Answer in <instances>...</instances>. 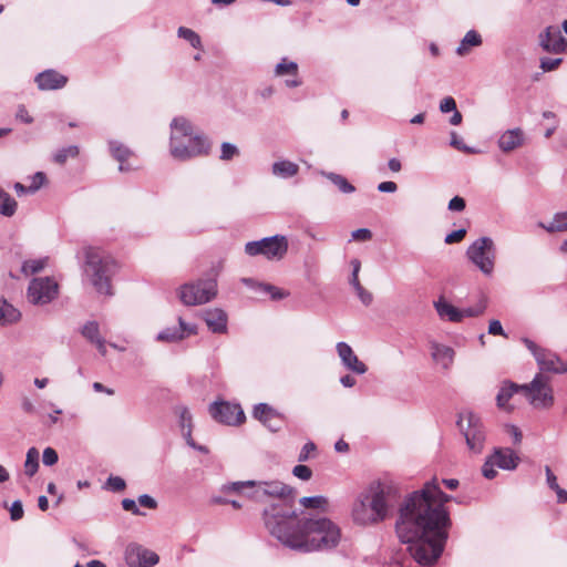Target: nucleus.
<instances>
[{"label": "nucleus", "mask_w": 567, "mask_h": 567, "mask_svg": "<svg viewBox=\"0 0 567 567\" xmlns=\"http://www.w3.org/2000/svg\"><path fill=\"white\" fill-rule=\"evenodd\" d=\"M451 499L433 478L406 496L399 508L398 537L409 545L408 550L419 565H434L444 550L451 524L445 504Z\"/></svg>", "instance_id": "nucleus-1"}, {"label": "nucleus", "mask_w": 567, "mask_h": 567, "mask_svg": "<svg viewBox=\"0 0 567 567\" xmlns=\"http://www.w3.org/2000/svg\"><path fill=\"white\" fill-rule=\"evenodd\" d=\"M266 528L285 546L305 553L334 548L341 539V530L331 519H297L293 509L278 506L266 512Z\"/></svg>", "instance_id": "nucleus-2"}, {"label": "nucleus", "mask_w": 567, "mask_h": 567, "mask_svg": "<svg viewBox=\"0 0 567 567\" xmlns=\"http://www.w3.org/2000/svg\"><path fill=\"white\" fill-rule=\"evenodd\" d=\"M399 486L391 481H377L369 485L353 507V519L361 525H372L385 520L399 503Z\"/></svg>", "instance_id": "nucleus-3"}, {"label": "nucleus", "mask_w": 567, "mask_h": 567, "mask_svg": "<svg viewBox=\"0 0 567 567\" xmlns=\"http://www.w3.org/2000/svg\"><path fill=\"white\" fill-rule=\"evenodd\" d=\"M210 143L203 134L194 132L192 123L185 117H175L171 123V155L178 161L208 154Z\"/></svg>", "instance_id": "nucleus-4"}, {"label": "nucleus", "mask_w": 567, "mask_h": 567, "mask_svg": "<svg viewBox=\"0 0 567 567\" xmlns=\"http://www.w3.org/2000/svg\"><path fill=\"white\" fill-rule=\"evenodd\" d=\"M84 274L99 293L112 296L111 278L115 272L114 260L101 249L87 247L84 249Z\"/></svg>", "instance_id": "nucleus-5"}, {"label": "nucleus", "mask_w": 567, "mask_h": 567, "mask_svg": "<svg viewBox=\"0 0 567 567\" xmlns=\"http://www.w3.org/2000/svg\"><path fill=\"white\" fill-rule=\"evenodd\" d=\"M466 258L484 276L491 277L494 272L496 260V246L491 237H480L466 249Z\"/></svg>", "instance_id": "nucleus-6"}, {"label": "nucleus", "mask_w": 567, "mask_h": 567, "mask_svg": "<svg viewBox=\"0 0 567 567\" xmlns=\"http://www.w3.org/2000/svg\"><path fill=\"white\" fill-rule=\"evenodd\" d=\"M457 426L465 437L468 450L475 454L482 453L486 432L481 419L471 411L458 414Z\"/></svg>", "instance_id": "nucleus-7"}, {"label": "nucleus", "mask_w": 567, "mask_h": 567, "mask_svg": "<svg viewBox=\"0 0 567 567\" xmlns=\"http://www.w3.org/2000/svg\"><path fill=\"white\" fill-rule=\"evenodd\" d=\"M216 295L217 281L210 278L185 284L178 289L179 300L185 306H197L209 302Z\"/></svg>", "instance_id": "nucleus-8"}, {"label": "nucleus", "mask_w": 567, "mask_h": 567, "mask_svg": "<svg viewBox=\"0 0 567 567\" xmlns=\"http://www.w3.org/2000/svg\"><path fill=\"white\" fill-rule=\"evenodd\" d=\"M288 251V239L282 235H275L261 238L260 240L248 241L245 245V252L255 257L262 255L269 260H280Z\"/></svg>", "instance_id": "nucleus-9"}, {"label": "nucleus", "mask_w": 567, "mask_h": 567, "mask_svg": "<svg viewBox=\"0 0 567 567\" xmlns=\"http://www.w3.org/2000/svg\"><path fill=\"white\" fill-rule=\"evenodd\" d=\"M529 402L536 408H548L554 403L553 390L548 379L542 373L535 375L529 384L520 385Z\"/></svg>", "instance_id": "nucleus-10"}, {"label": "nucleus", "mask_w": 567, "mask_h": 567, "mask_svg": "<svg viewBox=\"0 0 567 567\" xmlns=\"http://www.w3.org/2000/svg\"><path fill=\"white\" fill-rule=\"evenodd\" d=\"M59 293V285L51 277L33 278L28 287V299L32 305L43 306L53 301Z\"/></svg>", "instance_id": "nucleus-11"}, {"label": "nucleus", "mask_w": 567, "mask_h": 567, "mask_svg": "<svg viewBox=\"0 0 567 567\" xmlns=\"http://www.w3.org/2000/svg\"><path fill=\"white\" fill-rule=\"evenodd\" d=\"M209 414L218 423L238 425L245 421V413L237 403L217 401L209 405Z\"/></svg>", "instance_id": "nucleus-12"}, {"label": "nucleus", "mask_w": 567, "mask_h": 567, "mask_svg": "<svg viewBox=\"0 0 567 567\" xmlns=\"http://www.w3.org/2000/svg\"><path fill=\"white\" fill-rule=\"evenodd\" d=\"M265 491L267 494L268 501L278 499V503L271 504L268 508L264 511V522L266 523V512L270 511L274 506H278L279 508H290L292 509V503L295 499V491L289 485L284 484L279 481L266 482Z\"/></svg>", "instance_id": "nucleus-13"}, {"label": "nucleus", "mask_w": 567, "mask_h": 567, "mask_svg": "<svg viewBox=\"0 0 567 567\" xmlns=\"http://www.w3.org/2000/svg\"><path fill=\"white\" fill-rule=\"evenodd\" d=\"M125 560L130 567H154L158 560V555L142 545L131 544L125 550Z\"/></svg>", "instance_id": "nucleus-14"}, {"label": "nucleus", "mask_w": 567, "mask_h": 567, "mask_svg": "<svg viewBox=\"0 0 567 567\" xmlns=\"http://www.w3.org/2000/svg\"><path fill=\"white\" fill-rule=\"evenodd\" d=\"M539 45L549 53H567V39L561 35V31L556 25L547 27L539 34Z\"/></svg>", "instance_id": "nucleus-15"}, {"label": "nucleus", "mask_w": 567, "mask_h": 567, "mask_svg": "<svg viewBox=\"0 0 567 567\" xmlns=\"http://www.w3.org/2000/svg\"><path fill=\"white\" fill-rule=\"evenodd\" d=\"M266 482H255V481H245V482H234L229 484H225L221 486V492L224 493H237L243 494L245 489H248L246 495L249 498L255 499L256 502H267V494L265 488Z\"/></svg>", "instance_id": "nucleus-16"}, {"label": "nucleus", "mask_w": 567, "mask_h": 567, "mask_svg": "<svg viewBox=\"0 0 567 567\" xmlns=\"http://www.w3.org/2000/svg\"><path fill=\"white\" fill-rule=\"evenodd\" d=\"M336 349L344 368L357 374H363L367 372V365L358 359L357 354L348 343L342 341L338 342Z\"/></svg>", "instance_id": "nucleus-17"}, {"label": "nucleus", "mask_w": 567, "mask_h": 567, "mask_svg": "<svg viewBox=\"0 0 567 567\" xmlns=\"http://www.w3.org/2000/svg\"><path fill=\"white\" fill-rule=\"evenodd\" d=\"M41 91L60 90L68 83V78L55 70L49 69L40 72L34 79Z\"/></svg>", "instance_id": "nucleus-18"}, {"label": "nucleus", "mask_w": 567, "mask_h": 567, "mask_svg": "<svg viewBox=\"0 0 567 567\" xmlns=\"http://www.w3.org/2000/svg\"><path fill=\"white\" fill-rule=\"evenodd\" d=\"M196 333V326L186 323L181 317L178 318V327H171L162 330L157 334L158 341L176 342L183 340L187 336Z\"/></svg>", "instance_id": "nucleus-19"}, {"label": "nucleus", "mask_w": 567, "mask_h": 567, "mask_svg": "<svg viewBox=\"0 0 567 567\" xmlns=\"http://www.w3.org/2000/svg\"><path fill=\"white\" fill-rule=\"evenodd\" d=\"M202 317L213 333H225L227 331L228 317L220 308H210L203 311Z\"/></svg>", "instance_id": "nucleus-20"}, {"label": "nucleus", "mask_w": 567, "mask_h": 567, "mask_svg": "<svg viewBox=\"0 0 567 567\" xmlns=\"http://www.w3.org/2000/svg\"><path fill=\"white\" fill-rule=\"evenodd\" d=\"M536 362L539 365L540 371L553 373L567 372V362L561 361L556 353L546 349L537 354Z\"/></svg>", "instance_id": "nucleus-21"}, {"label": "nucleus", "mask_w": 567, "mask_h": 567, "mask_svg": "<svg viewBox=\"0 0 567 567\" xmlns=\"http://www.w3.org/2000/svg\"><path fill=\"white\" fill-rule=\"evenodd\" d=\"M491 456L494 460L497 467L505 471L515 470L519 463V456L512 449L508 447H496L494 449Z\"/></svg>", "instance_id": "nucleus-22"}, {"label": "nucleus", "mask_w": 567, "mask_h": 567, "mask_svg": "<svg viewBox=\"0 0 567 567\" xmlns=\"http://www.w3.org/2000/svg\"><path fill=\"white\" fill-rule=\"evenodd\" d=\"M525 141V135L522 128L516 127L505 131L498 138V147L505 152H512L522 146Z\"/></svg>", "instance_id": "nucleus-23"}, {"label": "nucleus", "mask_w": 567, "mask_h": 567, "mask_svg": "<svg viewBox=\"0 0 567 567\" xmlns=\"http://www.w3.org/2000/svg\"><path fill=\"white\" fill-rule=\"evenodd\" d=\"M351 266H352V272H351V277H350V285L353 287V289L355 290V293L358 296V298L360 299V301L364 305V306H370L373 301V296L370 291H368L367 289H364L360 281H359V272H360V269H361V262L359 259H352L351 260Z\"/></svg>", "instance_id": "nucleus-24"}, {"label": "nucleus", "mask_w": 567, "mask_h": 567, "mask_svg": "<svg viewBox=\"0 0 567 567\" xmlns=\"http://www.w3.org/2000/svg\"><path fill=\"white\" fill-rule=\"evenodd\" d=\"M434 308L441 319H447L451 322H461L464 318V312L451 305L443 296L434 301Z\"/></svg>", "instance_id": "nucleus-25"}, {"label": "nucleus", "mask_w": 567, "mask_h": 567, "mask_svg": "<svg viewBox=\"0 0 567 567\" xmlns=\"http://www.w3.org/2000/svg\"><path fill=\"white\" fill-rule=\"evenodd\" d=\"M252 416L260 421L270 431L276 432L279 430L278 424H270V421L278 419V412L267 403H258L254 406Z\"/></svg>", "instance_id": "nucleus-26"}, {"label": "nucleus", "mask_w": 567, "mask_h": 567, "mask_svg": "<svg viewBox=\"0 0 567 567\" xmlns=\"http://www.w3.org/2000/svg\"><path fill=\"white\" fill-rule=\"evenodd\" d=\"M241 282L246 287H248V288H250V289H252V290H255L257 292L270 295V298L272 300H280V299H284V298L289 296V292L284 291V290L277 288L274 285L265 284V282H258V281H256L252 278H241Z\"/></svg>", "instance_id": "nucleus-27"}, {"label": "nucleus", "mask_w": 567, "mask_h": 567, "mask_svg": "<svg viewBox=\"0 0 567 567\" xmlns=\"http://www.w3.org/2000/svg\"><path fill=\"white\" fill-rule=\"evenodd\" d=\"M431 355L443 369H449L453 361L455 352L449 347L437 342L431 343Z\"/></svg>", "instance_id": "nucleus-28"}, {"label": "nucleus", "mask_w": 567, "mask_h": 567, "mask_svg": "<svg viewBox=\"0 0 567 567\" xmlns=\"http://www.w3.org/2000/svg\"><path fill=\"white\" fill-rule=\"evenodd\" d=\"M482 42L483 41L481 34L475 30H470L466 32L458 47L456 48V54L464 56L468 54L471 48L480 47Z\"/></svg>", "instance_id": "nucleus-29"}, {"label": "nucleus", "mask_w": 567, "mask_h": 567, "mask_svg": "<svg viewBox=\"0 0 567 567\" xmlns=\"http://www.w3.org/2000/svg\"><path fill=\"white\" fill-rule=\"evenodd\" d=\"M271 172L277 177L290 178L298 174L299 166L293 162L282 159L272 164Z\"/></svg>", "instance_id": "nucleus-30"}, {"label": "nucleus", "mask_w": 567, "mask_h": 567, "mask_svg": "<svg viewBox=\"0 0 567 567\" xmlns=\"http://www.w3.org/2000/svg\"><path fill=\"white\" fill-rule=\"evenodd\" d=\"M21 317V313L7 299L0 298V323L2 326L17 322Z\"/></svg>", "instance_id": "nucleus-31"}, {"label": "nucleus", "mask_w": 567, "mask_h": 567, "mask_svg": "<svg viewBox=\"0 0 567 567\" xmlns=\"http://www.w3.org/2000/svg\"><path fill=\"white\" fill-rule=\"evenodd\" d=\"M537 225L548 233L567 231V212L556 213L550 223L539 221Z\"/></svg>", "instance_id": "nucleus-32"}, {"label": "nucleus", "mask_w": 567, "mask_h": 567, "mask_svg": "<svg viewBox=\"0 0 567 567\" xmlns=\"http://www.w3.org/2000/svg\"><path fill=\"white\" fill-rule=\"evenodd\" d=\"M517 391H520V385H517L516 383L513 382H504L496 396L497 406L499 409H506L509 399Z\"/></svg>", "instance_id": "nucleus-33"}, {"label": "nucleus", "mask_w": 567, "mask_h": 567, "mask_svg": "<svg viewBox=\"0 0 567 567\" xmlns=\"http://www.w3.org/2000/svg\"><path fill=\"white\" fill-rule=\"evenodd\" d=\"M39 456L40 453L38 449L30 447L27 452L25 462H24V474L29 477H32L39 468Z\"/></svg>", "instance_id": "nucleus-34"}, {"label": "nucleus", "mask_w": 567, "mask_h": 567, "mask_svg": "<svg viewBox=\"0 0 567 567\" xmlns=\"http://www.w3.org/2000/svg\"><path fill=\"white\" fill-rule=\"evenodd\" d=\"M17 207V202L0 187V214L11 217L16 214Z\"/></svg>", "instance_id": "nucleus-35"}, {"label": "nucleus", "mask_w": 567, "mask_h": 567, "mask_svg": "<svg viewBox=\"0 0 567 567\" xmlns=\"http://www.w3.org/2000/svg\"><path fill=\"white\" fill-rule=\"evenodd\" d=\"M109 147L111 155L118 163L127 161L133 155V152L127 146L117 141H110Z\"/></svg>", "instance_id": "nucleus-36"}, {"label": "nucleus", "mask_w": 567, "mask_h": 567, "mask_svg": "<svg viewBox=\"0 0 567 567\" xmlns=\"http://www.w3.org/2000/svg\"><path fill=\"white\" fill-rule=\"evenodd\" d=\"M81 334L91 343L96 342V340L102 339L103 337L100 334V326L97 321H87L83 324L81 329Z\"/></svg>", "instance_id": "nucleus-37"}, {"label": "nucleus", "mask_w": 567, "mask_h": 567, "mask_svg": "<svg viewBox=\"0 0 567 567\" xmlns=\"http://www.w3.org/2000/svg\"><path fill=\"white\" fill-rule=\"evenodd\" d=\"M275 74L278 76H282L286 74H291L297 76L298 74V64L293 61H289L287 58L281 59V61L275 68Z\"/></svg>", "instance_id": "nucleus-38"}, {"label": "nucleus", "mask_w": 567, "mask_h": 567, "mask_svg": "<svg viewBox=\"0 0 567 567\" xmlns=\"http://www.w3.org/2000/svg\"><path fill=\"white\" fill-rule=\"evenodd\" d=\"M177 35L188 41L194 49H203L200 37L192 29L179 27L177 30Z\"/></svg>", "instance_id": "nucleus-39"}, {"label": "nucleus", "mask_w": 567, "mask_h": 567, "mask_svg": "<svg viewBox=\"0 0 567 567\" xmlns=\"http://www.w3.org/2000/svg\"><path fill=\"white\" fill-rule=\"evenodd\" d=\"M324 175L339 188L340 192L344 194H351L355 190L354 186L350 184L343 176L336 173H327Z\"/></svg>", "instance_id": "nucleus-40"}, {"label": "nucleus", "mask_w": 567, "mask_h": 567, "mask_svg": "<svg viewBox=\"0 0 567 567\" xmlns=\"http://www.w3.org/2000/svg\"><path fill=\"white\" fill-rule=\"evenodd\" d=\"M48 264V257L40 259L25 260L22 265V272L24 275H33L41 271Z\"/></svg>", "instance_id": "nucleus-41"}, {"label": "nucleus", "mask_w": 567, "mask_h": 567, "mask_svg": "<svg viewBox=\"0 0 567 567\" xmlns=\"http://www.w3.org/2000/svg\"><path fill=\"white\" fill-rule=\"evenodd\" d=\"M79 147L76 145H70L62 147L53 156L55 163L63 165L69 157H76L79 155Z\"/></svg>", "instance_id": "nucleus-42"}, {"label": "nucleus", "mask_w": 567, "mask_h": 567, "mask_svg": "<svg viewBox=\"0 0 567 567\" xmlns=\"http://www.w3.org/2000/svg\"><path fill=\"white\" fill-rule=\"evenodd\" d=\"M450 145L456 148L457 151H461L466 154H475L477 152L475 148L464 144L463 140L454 131L451 132Z\"/></svg>", "instance_id": "nucleus-43"}, {"label": "nucleus", "mask_w": 567, "mask_h": 567, "mask_svg": "<svg viewBox=\"0 0 567 567\" xmlns=\"http://www.w3.org/2000/svg\"><path fill=\"white\" fill-rule=\"evenodd\" d=\"M487 308V301L485 298L481 299L475 306L462 309L464 317H478L485 312Z\"/></svg>", "instance_id": "nucleus-44"}, {"label": "nucleus", "mask_w": 567, "mask_h": 567, "mask_svg": "<svg viewBox=\"0 0 567 567\" xmlns=\"http://www.w3.org/2000/svg\"><path fill=\"white\" fill-rule=\"evenodd\" d=\"M300 504L307 508H320L327 505V498L323 496H308L300 499Z\"/></svg>", "instance_id": "nucleus-45"}, {"label": "nucleus", "mask_w": 567, "mask_h": 567, "mask_svg": "<svg viewBox=\"0 0 567 567\" xmlns=\"http://www.w3.org/2000/svg\"><path fill=\"white\" fill-rule=\"evenodd\" d=\"M175 412L179 416V426L182 431H185L187 427H192V414L186 406H177Z\"/></svg>", "instance_id": "nucleus-46"}, {"label": "nucleus", "mask_w": 567, "mask_h": 567, "mask_svg": "<svg viewBox=\"0 0 567 567\" xmlns=\"http://www.w3.org/2000/svg\"><path fill=\"white\" fill-rule=\"evenodd\" d=\"M220 151L221 153L219 158L221 161H230L233 157L239 154L237 146L228 142L221 143Z\"/></svg>", "instance_id": "nucleus-47"}, {"label": "nucleus", "mask_w": 567, "mask_h": 567, "mask_svg": "<svg viewBox=\"0 0 567 567\" xmlns=\"http://www.w3.org/2000/svg\"><path fill=\"white\" fill-rule=\"evenodd\" d=\"M45 181H47L45 174L42 172H37L31 177V184L28 186L29 193L34 194L35 192H38L44 185Z\"/></svg>", "instance_id": "nucleus-48"}, {"label": "nucleus", "mask_w": 567, "mask_h": 567, "mask_svg": "<svg viewBox=\"0 0 567 567\" xmlns=\"http://www.w3.org/2000/svg\"><path fill=\"white\" fill-rule=\"evenodd\" d=\"M495 466H497L492 458V456H487L485 460L483 466H482V474L487 480H493L497 475V471L495 470Z\"/></svg>", "instance_id": "nucleus-49"}, {"label": "nucleus", "mask_w": 567, "mask_h": 567, "mask_svg": "<svg viewBox=\"0 0 567 567\" xmlns=\"http://www.w3.org/2000/svg\"><path fill=\"white\" fill-rule=\"evenodd\" d=\"M106 486L113 492H122L125 489L126 483L122 477L111 475L106 481Z\"/></svg>", "instance_id": "nucleus-50"}, {"label": "nucleus", "mask_w": 567, "mask_h": 567, "mask_svg": "<svg viewBox=\"0 0 567 567\" xmlns=\"http://www.w3.org/2000/svg\"><path fill=\"white\" fill-rule=\"evenodd\" d=\"M42 461L44 465L52 466L58 463L59 455L54 449L45 447L42 454Z\"/></svg>", "instance_id": "nucleus-51"}, {"label": "nucleus", "mask_w": 567, "mask_h": 567, "mask_svg": "<svg viewBox=\"0 0 567 567\" xmlns=\"http://www.w3.org/2000/svg\"><path fill=\"white\" fill-rule=\"evenodd\" d=\"M292 474L302 481H308L312 476V471L307 465L299 464L293 467Z\"/></svg>", "instance_id": "nucleus-52"}, {"label": "nucleus", "mask_w": 567, "mask_h": 567, "mask_svg": "<svg viewBox=\"0 0 567 567\" xmlns=\"http://www.w3.org/2000/svg\"><path fill=\"white\" fill-rule=\"evenodd\" d=\"M466 235L465 228H460L457 230H454L445 236L444 243L447 245L460 243L464 239Z\"/></svg>", "instance_id": "nucleus-53"}, {"label": "nucleus", "mask_w": 567, "mask_h": 567, "mask_svg": "<svg viewBox=\"0 0 567 567\" xmlns=\"http://www.w3.org/2000/svg\"><path fill=\"white\" fill-rule=\"evenodd\" d=\"M315 452H316V445H315V443H313V442H308V443H306V444L302 446V449H301V451H300V453H299V455H298V461H299V462H306V461H308V460L312 456V454H313Z\"/></svg>", "instance_id": "nucleus-54"}, {"label": "nucleus", "mask_w": 567, "mask_h": 567, "mask_svg": "<svg viewBox=\"0 0 567 567\" xmlns=\"http://www.w3.org/2000/svg\"><path fill=\"white\" fill-rule=\"evenodd\" d=\"M561 62H563V59H560V58H556V59L544 58L540 60V68L545 72H549V71L557 69Z\"/></svg>", "instance_id": "nucleus-55"}, {"label": "nucleus", "mask_w": 567, "mask_h": 567, "mask_svg": "<svg viewBox=\"0 0 567 567\" xmlns=\"http://www.w3.org/2000/svg\"><path fill=\"white\" fill-rule=\"evenodd\" d=\"M466 207V202L463 197L461 196H454L450 202H449V210L451 212H463Z\"/></svg>", "instance_id": "nucleus-56"}, {"label": "nucleus", "mask_w": 567, "mask_h": 567, "mask_svg": "<svg viewBox=\"0 0 567 567\" xmlns=\"http://www.w3.org/2000/svg\"><path fill=\"white\" fill-rule=\"evenodd\" d=\"M456 110V102L452 96L444 97L440 103V111L442 113L455 112Z\"/></svg>", "instance_id": "nucleus-57"}, {"label": "nucleus", "mask_w": 567, "mask_h": 567, "mask_svg": "<svg viewBox=\"0 0 567 567\" xmlns=\"http://www.w3.org/2000/svg\"><path fill=\"white\" fill-rule=\"evenodd\" d=\"M488 333L493 336H503L507 338V334L505 333L501 321L496 319L489 321Z\"/></svg>", "instance_id": "nucleus-58"}, {"label": "nucleus", "mask_w": 567, "mask_h": 567, "mask_svg": "<svg viewBox=\"0 0 567 567\" xmlns=\"http://www.w3.org/2000/svg\"><path fill=\"white\" fill-rule=\"evenodd\" d=\"M123 509L131 512L133 515H144L143 512L137 507L136 502L132 498H124L122 501Z\"/></svg>", "instance_id": "nucleus-59"}, {"label": "nucleus", "mask_w": 567, "mask_h": 567, "mask_svg": "<svg viewBox=\"0 0 567 567\" xmlns=\"http://www.w3.org/2000/svg\"><path fill=\"white\" fill-rule=\"evenodd\" d=\"M16 118L25 124H31L33 122V117L29 114L27 107L22 104L18 106Z\"/></svg>", "instance_id": "nucleus-60"}, {"label": "nucleus", "mask_w": 567, "mask_h": 567, "mask_svg": "<svg viewBox=\"0 0 567 567\" xmlns=\"http://www.w3.org/2000/svg\"><path fill=\"white\" fill-rule=\"evenodd\" d=\"M137 501H138V504L143 507H146L150 509H155L157 507V502L148 494L140 495Z\"/></svg>", "instance_id": "nucleus-61"}, {"label": "nucleus", "mask_w": 567, "mask_h": 567, "mask_svg": "<svg viewBox=\"0 0 567 567\" xmlns=\"http://www.w3.org/2000/svg\"><path fill=\"white\" fill-rule=\"evenodd\" d=\"M10 515L12 520H18L23 516V507L20 501H14L10 508Z\"/></svg>", "instance_id": "nucleus-62"}, {"label": "nucleus", "mask_w": 567, "mask_h": 567, "mask_svg": "<svg viewBox=\"0 0 567 567\" xmlns=\"http://www.w3.org/2000/svg\"><path fill=\"white\" fill-rule=\"evenodd\" d=\"M351 236L354 240L364 241V240L371 239L372 233L368 228H359V229L352 231Z\"/></svg>", "instance_id": "nucleus-63"}, {"label": "nucleus", "mask_w": 567, "mask_h": 567, "mask_svg": "<svg viewBox=\"0 0 567 567\" xmlns=\"http://www.w3.org/2000/svg\"><path fill=\"white\" fill-rule=\"evenodd\" d=\"M546 481L550 489L558 488L557 477L553 473L551 468L546 465L545 466Z\"/></svg>", "instance_id": "nucleus-64"}]
</instances>
